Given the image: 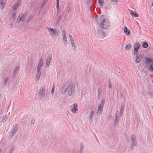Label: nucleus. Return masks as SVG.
I'll return each mask as SVG.
<instances>
[{
	"label": "nucleus",
	"instance_id": "nucleus-1",
	"mask_svg": "<svg viewBox=\"0 0 153 153\" xmlns=\"http://www.w3.org/2000/svg\"><path fill=\"white\" fill-rule=\"evenodd\" d=\"M97 22L102 29H108L110 25V23L107 20L105 19L103 16H100L97 18Z\"/></svg>",
	"mask_w": 153,
	"mask_h": 153
},
{
	"label": "nucleus",
	"instance_id": "nucleus-2",
	"mask_svg": "<svg viewBox=\"0 0 153 153\" xmlns=\"http://www.w3.org/2000/svg\"><path fill=\"white\" fill-rule=\"evenodd\" d=\"M48 30L49 31L50 35L52 37H54L55 36H58L59 34V31L58 29H55L50 27H47Z\"/></svg>",
	"mask_w": 153,
	"mask_h": 153
},
{
	"label": "nucleus",
	"instance_id": "nucleus-3",
	"mask_svg": "<svg viewBox=\"0 0 153 153\" xmlns=\"http://www.w3.org/2000/svg\"><path fill=\"white\" fill-rule=\"evenodd\" d=\"M131 141L132 143L131 148V149H132L134 146L137 145V140L136 136L135 135H132L131 137Z\"/></svg>",
	"mask_w": 153,
	"mask_h": 153
},
{
	"label": "nucleus",
	"instance_id": "nucleus-4",
	"mask_svg": "<svg viewBox=\"0 0 153 153\" xmlns=\"http://www.w3.org/2000/svg\"><path fill=\"white\" fill-rule=\"evenodd\" d=\"M75 86L73 85H71L70 84H68V94L69 96H71L74 93V91L75 89Z\"/></svg>",
	"mask_w": 153,
	"mask_h": 153
},
{
	"label": "nucleus",
	"instance_id": "nucleus-5",
	"mask_svg": "<svg viewBox=\"0 0 153 153\" xmlns=\"http://www.w3.org/2000/svg\"><path fill=\"white\" fill-rule=\"evenodd\" d=\"M119 111H117L115 114V117L114 118V124L115 125H117L119 121V117L118 116Z\"/></svg>",
	"mask_w": 153,
	"mask_h": 153
},
{
	"label": "nucleus",
	"instance_id": "nucleus-6",
	"mask_svg": "<svg viewBox=\"0 0 153 153\" xmlns=\"http://www.w3.org/2000/svg\"><path fill=\"white\" fill-rule=\"evenodd\" d=\"M45 88H41L39 91L38 96L40 98H43L44 97L45 94Z\"/></svg>",
	"mask_w": 153,
	"mask_h": 153
},
{
	"label": "nucleus",
	"instance_id": "nucleus-7",
	"mask_svg": "<svg viewBox=\"0 0 153 153\" xmlns=\"http://www.w3.org/2000/svg\"><path fill=\"white\" fill-rule=\"evenodd\" d=\"M68 84H70L69 83H66L65 85L63 86L61 88V92L62 94L65 93L68 88Z\"/></svg>",
	"mask_w": 153,
	"mask_h": 153
},
{
	"label": "nucleus",
	"instance_id": "nucleus-8",
	"mask_svg": "<svg viewBox=\"0 0 153 153\" xmlns=\"http://www.w3.org/2000/svg\"><path fill=\"white\" fill-rule=\"evenodd\" d=\"M140 46V44L138 43H136L134 44V54L137 53Z\"/></svg>",
	"mask_w": 153,
	"mask_h": 153
},
{
	"label": "nucleus",
	"instance_id": "nucleus-9",
	"mask_svg": "<svg viewBox=\"0 0 153 153\" xmlns=\"http://www.w3.org/2000/svg\"><path fill=\"white\" fill-rule=\"evenodd\" d=\"M52 54H50L48 57L47 58L46 61V66L47 67H48L50 64L51 61L52 59Z\"/></svg>",
	"mask_w": 153,
	"mask_h": 153
},
{
	"label": "nucleus",
	"instance_id": "nucleus-10",
	"mask_svg": "<svg viewBox=\"0 0 153 153\" xmlns=\"http://www.w3.org/2000/svg\"><path fill=\"white\" fill-rule=\"evenodd\" d=\"M98 37L101 39H103L105 36V33L102 30L99 31L98 32Z\"/></svg>",
	"mask_w": 153,
	"mask_h": 153
},
{
	"label": "nucleus",
	"instance_id": "nucleus-11",
	"mask_svg": "<svg viewBox=\"0 0 153 153\" xmlns=\"http://www.w3.org/2000/svg\"><path fill=\"white\" fill-rule=\"evenodd\" d=\"M142 58V56L141 54H138L136 57L135 62L137 63H139Z\"/></svg>",
	"mask_w": 153,
	"mask_h": 153
},
{
	"label": "nucleus",
	"instance_id": "nucleus-12",
	"mask_svg": "<svg viewBox=\"0 0 153 153\" xmlns=\"http://www.w3.org/2000/svg\"><path fill=\"white\" fill-rule=\"evenodd\" d=\"M145 63L147 65L150 64L151 65H153V60L146 57Z\"/></svg>",
	"mask_w": 153,
	"mask_h": 153
},
{
	"label": "nucleus",
	"instance_id": "nucleus-13",
	"mask_svg": "<svg viewBox=\"0 0 153 153\" xmlns=\"http://www.w3.org/2000/svg\"><path fill=\"white\" fill-rule=\"evenodd\" d=\"M20 14L21 15V16L22 18V21H24V20L26 19V18L27 16V11H25L23 14H22V13H21Z\"/></svg>",
	"mask_w": 153,
	"mask_h": 153
},
{
	"label": "nucleus",
	"instance_id": "nucleus-14",
	"mask_svg": "<svg viewBox=\"0 0 153 153\" xmlns=\"http://www.w3.org/2000/svg\"><path fill=\"white\" fill-rule=\"evenodd\" d=\"M8 80V79L7 77H5L3 79L2 81L3 86L4 87L6 85Z\"/></svg>",
	"mask_w": 153,
	"mask_h": 153
},
{
	"label": "nucleus",
	"instance_id": "nucleus-15",
	"mask_svg": "<svg viewBox=\"0 0 153 153\" xmlns=\"http://www.w3.org/2000/svg\"><path fill=\"white\" fill-rule=\"evenodd\" d=\"M124 32L127 35H129L130 34V32L129 29H128L126 27H125L124 29Z\"/></svg>",
	"mask_w": 153,
	"mask_h": 153
},
{
	"label": "nucleus",
	"instance_id": "nucleus-16",
	"mask_svg": "<svg viewBox=\"0 0 153 153\" xmlns=\"http://www.w3.org/2000/svg\"><path fill=\"white\" fill-rule=\"evenodd\" d=\"M105 100L102 98L101 100V104L100 105H98L101 107V108H103V106L105 104Z\"/></svg>",
	"mask_w": 153,
	"mask_h": 153
},
{
	"label": "nucleus",
	"instance_id": "nucleus-17",
	"mask_svg": "<svg viewBox=\"0 0 153 153\" xmlns=\"http://www.w3.org/2000/svg\"><path fill=\"white\" fill-rule=\"evenodd\" d=\"M105 100L102 98L101 100V104L100 105H98L101 107V108H103V106L105 104Z\"/></svg>",
	"mask_w": 153,
	"mask_h": 153
},
{
	"label": "nucleus",
	"instance_id": "nucleus-18",
	"mask_svg": "<svg viewBox=\"0 0 153 153\" xmlns=\"http://www.w3.org/2000/svg\"><path fill=\"white\" fill-rule=\"evenodd\" d=\"M41 74V72H37V74L36 75V81H38L40 77V75Z\"/></svg>",
	"mask_w": 153,
	"mask_h": 153
},
{
	"label": "nucleus",
	"instance_id": "nucleus-19",
	"mask_svg": "<svg viewBox=\"0 0 153 153\" xmlns=\"http://www.w3.org/2000/svg\"><path fill=\"white\" fill-rule=\"evenodd\" d=\"M131 45L130 44H127L125 47V49L126 50H128L131 49Z\"/></svg>",
	"mask_w": 153,
	"mask_h": 153
},
{
	"label": "nucleus",
	"instance_id": "nucleus-20",
	"mask_svg": "<svg viewBox=\"0 0 153 153\" xmlns=\"http://www.w3.org/2000/svg\"><path fill=\"white\" fill-rule=\"evenodd\" d=\"M15 148V146H13L11 147L8 153H12L13 152V151H14Z\"/></svg>",
	"mask_w": 153,
	"mask_h": 153
},
{
	"label": "nucleus",
	"instance_id": "nucleus-21",
	"mask_svg": "<svg viewBox=\"0 0 153 153\" xmlns=\"http://www.w3.org/2000/svg\"><path fill=\"white\" fill-rule=\"evenodd\" d=\"M21 20H22V19L21 16V14H20L17 18V20H16V22L17 23H19Z\"/></svg>",
	"mask_w": 153,
	"mask_h": 153
},
{
	"label": "nucleus",
	"instance_id": "nucleus-22",
	"mask_svg": "<svg viewBox=\"0 0 153 153\" xmlns=\"http://www.w3.org/2000/svg\"><path fill=\"white\" fill-rule=\"evenodd\" d=\"M0 4L1 5V7L2 9H3L5 6V4L3 2L2 0H0Z\"/></svg>",
	"mask_w": 153,
	"mask_h": 153
},
{
	"label": "nucleus",
	"instance_id": "nucleus-23",
	"mask_svg": "<svg viewBox=\"0 0 153 153\" xmlns=\"http://www.w3.org/2000/svg\"><path fill=\"white\" fill-rule=\"evenodd\" d=\"M142 46L144 48H146L148 46V44L146 42H144L142 44Z\"/></svg>",
	"mask_w": 153,
	"mask_h": 153
},
{
	"label": "nucleus",
	"instance_id": "nucleus-24",
	"mask_svg": "<svg viewBox=\"0 0 153 153\" xmlns=\"http://www.w3.org/2000/svg\"><path fill=\"white\" fill-rule=\"evenodd\" d=\"M43 65V60L42 59H40L39 62L38 66L40 67H42Z\"/></svg>",
	"mask_w": 153,
	"mask_h": 153
},
{
	"label": "nucleus",
	"instance_id": "nucleus-25",
	"mask_svg": "<svg viewBox=\"0 0 153 153\" xmlns=\"http://www.w3.org/2000/svg\"><path fill=\"white\" fill-rule=\"evenodd\" d=\"M48 0H44V1L41 5V7H42L45 5L46 4V2L48 1Z\"/></svg>",
	"mask_w": 153,
	"mask_h": 153
},
{
	"label": "nucleus",
	"instance_id": "nucleus-26",
	"mask_svg": "<svg viewBox=\"0 0 153 153\" xmlns=\"http://www.w3.org/2000/svg\"><path fill=\"white\" fill-rule=\"evenodd\" d=\"M94 114V111H92L89 115V117L90 119H92L93 116Z\"/></svg>",
	"mask_w": 153,
	"mask_h": 153
},
{
	"label": "nucleus",
	"instance_id": "nucleus-27",
	"mask_svg": "<svg viewBox=\"0 0 153 153\" xmlns=\"http://www.w3.org/2000/svg\"><path fill=\"white\" fill-rule=\"evenodd\" d=\"M56 7L57 9H59V0H56Z\"/></svg>",
	"mask_w": 153,
	"mask_h": 153
},
{
	"label": "nucleus",
	"instance_id": "nucleus-28",
	"mask_svg": "<svg viewBox=\"0 0 153 153\" xmlns=\"http://www.w3.org/2000/svg\"><path fill=\"white\" fill-rule=\"evenodd\" d=\"M16 131H15L14 129H13L12 131L11 132L10 135L11 136H13L16 133Z\"/></svg>",
	"mask_w": 153,
	"mask_h": 153
},
{
	"label": "nucleus",
	"instance_id": "nucleus-29",
	"mask_svg": "<svg viewBox=\"0 0 153 153\" xmlns=\"http://www.w3.org/2000/svg\"><path fill=\"white\" fill-rule=\"evenodd\" d=\"M18 67H16L14 70L13 74H15L17 73V71H18Z\"/></svg>",
	"mask_w": 153,
	"mask_h": 153
},
{
	"label": "nucleus",
	"instance_id": "nucleus-30",
	"mask_svg": "<svg viewBox=\"0 0 153 153\" xmlns=\"http://www.w3.org/2000/svg\"><path fill=\"white\" fill-rule=\"evenodd\" d=\"M149 69L150 71L153 73V66L150 65L149 66Z\"/></svg>",
	"mask_w": 153,
	"mask_h": 153
},
{
	"label": "nucleus",
	"instance_id": "nucleus-31",
	"mask_svg": "<svg viewBox=\"0 0 153 153\" xmlns=\"http://www.w3.org/2000/svg\"><path fill=\"white\" fill-rule=\"evenodd\" d=\"M124 109V107L123 105H121L120 111L121 113L123 112V111Z\"/></svg>",
	"mask_w": 153,
	"mask_h": 153
},
{
	"label": "nucleus",
	"instance_id": "nucleus-32",
	"mask_svg": "<svg viewBox=\"0 0 153 153\" xmlns=\"http://www.w3.org/2000/svg\"><path fill=\"white\" fill-rule=\"evenodd\" d=\"M71 43L72 44V47H74V48H76L74 41H71Z\"/></svg>",
	"mask_w": 153,
	"mask_h": 153
},
{
	"label": "nucleus",
	"instance_id": "nucleus-33",
	"mask_svg": "<svg viewBox=\"0 0 153 153\" xmlns=\"http://www.w3.org/2000/svg\"><path fill=\"white\" fill-rule=\"evenodd\" d=\"M103 108H101V107L100 106L98 105V109L99 110V111H100V113H101L102 111Z\"/></svg>",
	"mask_w": 153,
	"mask_h": 153
},
{
	"label": "nucleus",
	"instance_id": "nucleus-34",
	"mask_svg": "<svg viewBox=\"0 0 153 153\" xmlns=\"http://www.w3.org/2000/svg\"><path fill=\"white\" fill-rule=\"evenodd\" d=\"M74 108L78 110L77 104V103H75L74 104Z\"/></svg>",
	"mask_w": 153,
	"mask_h": 153
},
{
	"label": "nucleus",
	"instance_id": "nucleus-35",
	"mask_svg": "<svg viewBox=\"0 0 153 153\" xmlns=\"http://www.w3.org/2000/svg\"><path fill=\"white\" fill-rule=\"evenodd\" d=\"M55 88V85H53V87H52V90L51 91V93L52 94H53L54 93Z\"/></svg>",
	"mask_w": 153,
	"mask_h": 153
},
{
	"label": "nucleus",
	"instance_id": "nucleus-36",
	"mask_svg": "<svg viewBox=\"0 0 153 153\" xmlns=\"http://www.w3.org/2000/svg\"><path fill=\"white\" fill-rule=\"evenodd\" d=\"M41 67L38 66L37 68V72H41V71H40V69L41 68Z\"/></svg>",
	"mask_w": 153,
	"mask_h": 153
},
{
	"label": "nucleus",
	"instance_id": "nucleus-37",
	"mask_svg": "<svg viewBox=\"0 0 153 153\" xmlns=\"http://www.w3.org/2000/svg\"><path fill=\"white\" fill-rule=\"evenodd\" d=\"M98 95H101V91L100 88H99L97 89Z\"/></svg>",
	"mask_w": 153,
	"mask_h": 153
},
{
	"label": "nucleus",
	"instance_id": "nucleus-38",
	"mask_svg": "<svg viewBox=\"0 0 153 153\" xmlns=\"http://www.w3.org/2000/svg\"><path fill=\"white\" fill-rule=\"evenodd\" d=\"M18 4H16L13 7V8L14 10H16L17 9V7H18Z\"/></svg>",
	"mask_w": 153,
	"mask_h": 153
},
{
	"label": "nucleus",
	"instance_id": "nucleus-39",
	"mask_svg": "<svg viewBox=\"0 0 153 153\" xmlns=\"http://www.w3.org/2000/svg\"><path fill=\"white\" fill-rule=\"evenodd\" d=\"M105 1V0H98L99 3L101 4H102Z\"/></svg>",
	"mask_w": 153,
	"mask_h": 153
},
{
	"label": "nucleus",
	"instance_id": "nucleus-40",
	"mask_svg": "<svg viewBox=\"0 0 153 153\" xmlns=\"http://www.w3.org/2000/svg\"><path fill=\"white\" fill-rule=\"evenodd\" d=\"M62 35H63V36H66V33L65 31V30H62Z\"/></svg>",
	"mask_w": 153,
	"mask_h": 153
},
{
	"label": "nucleus",
	"instance_id": "nucleus-41",
	"mask_svg": "<svg viewBox=\"0 0 153 153\" xmlns=\"http://www.w3.org/2000/svg\"><path fill=\"white\" fill-rule=\"evenodd\" d=\"M63 40L64 41V42L66 44V42H67V39L66 38V36H63Z\"/></svg>",
	"mask_w": 153,
	"mask_h": 153
},
{
	"label": "nucleus",
	"instance_id": "nucleus-42",
	"mask_svg": "<svg viewBox=\"0 0 153 153\" xmlns=\"http://www.w3.org/2000/svg\"><path fill=\"white\" fill-rule=\"evenodd\" d=\"M108 88H110V89H111V81H110V80H109V83H108Z\"/></svg>",
	"mask_w": 153,
	"mask_h": 153
},
{
	"label": "nucleus",
	"instance_id": "nucleus-43",
	"mask_svg": "<svg viewBox=\"0 0 153 153\" xmlns=\"http://www.w3.org/2000/svg\"><path fill=\"white\" fill-rule=\"evenodd\" d=\"M32 17L31 16H30L28 18V19H27V22H29V21L31 20V19H32Z\"/></svg>",
	"mask_w": 153,
	"mask_h": 153
},
{
	"label": "nucleus",
	"instance_id": "nucleus-44",
	"mask_svg": "<svg viewBox=\"0 0 153 153\" xmlns=\"http://www.w3.org/2000/svg\"><path fill=\"white\" fill-rule=\"evenodd\" d=\"M78 110L75 109V108H73L71 110V111L73 113H75Z\"/></svg>",
	"mask_w": 153,
	"mask_h": 153
},
{
	"label": "nucleus",
	"instance_id": "nucleus-45",
	"mask_svg": "<svg viewBox=\"0 0 153 153\" xmlns=\"http://www.w3.org/2000/svg\"><path fill=\"white\" fill-rule=\"evenodd\" d=\"M132 16H133L135 17H137L139 16V15L137 14L136 12H135L134 13V15H132Z\"/></svg>",
	"mask_w": 153,
	"mask_h": 153
},
{
	"label": "nucleus",
	"instance_id": "nucleus-46",
	"mask_svg": "<svg viewBox=\"0 0 153 153\" xmlns=\"http://www.w3.org/2000/svg\"><path fill=\"white\" fill-rule=\"evenodd\" d=\"M16 13H13L12 15V18L14 19L15 17L16 16Z\"/></svg>",
	"mask_w": 153,
	"mask_h": 153
},
{
	"label": "nucleus",
	"instance_id": "nucleus-47",
	"mask_svg": "<svg viewBox=\"0 0 153 153\" xmlns=\"http://www.w3.org/2000/svg\"><path fill=\"white\" fill-rule=\"evenodd\" d=\"M69 37L70 38V40L71 41H71H74L73 40V38L71 36V35H69Z\"/></svg>",
	"mask_w": 153,
	"mask_h": 153
},
{
	"label": "nucleus",
	"instance_id": "nucleus-48",
	"mask_svg": "<svg viewBox=\"0 0 153 153\" xmlns=\"http://www.w3.org/2000/svg\"><path fill=\"white\" fill-rule=\"evenodd\" d=\"M7 116H5L4 119L3 120V121L4 122L7 120Z\"/></svg>",
	"mask_w": 153,
	"mask_h": 153
},
{
	"label": "nucleus",
	"instance_id": "nucleus-49",
	"mask_svg": "<svg viewBox=\"0 0 153 153\" xmlns=\"http://www.w3.org/2000/svg\"><path fill=\"white\" fill-rule=\"evenodd\" d=\"M61 18V16H59V17H58V19L57 20V22H60Z\"/></svg>",
	"mask_w": 153,
	"mask_h": 153
},
{
	"label": "nucleus",
	"instance_id": "nucleus-50",
	"mask_svg": "<svg viewBox=\"0 0 153 153\" xmlns=\"http://www.w3.org/2000/svg\"><path fill=\"white\" fill-rule=\"evenodd\" d=\"M130 13L131 15H134V12L132 10H130Z\"/></svg>",
	"mask_w": 153,
	"mask_h": 153
},
{
	"label": "nucleus",
	"instance_id": "nucleus-51",
	"mask_svg": "<svg viewBox=\"0 0 153 153\" xmlns=\"http://www.w3.org/2000/svg\"><path fill=\"white\" fill-rule=\"evenodd\" d=\"M83 147H84V146L82 144H81V146H80V149H81V151L82 150L83 148Z\"/></svg>",
	"mask_w": 153,
	"mask_h": 153
},
{
	"label": "nucleus",
	"instance_id": "nucleus-52",
	"mask_svg": "<svg viewBox=\"0 0 153 153\" xmlns=\"http://www.w3.org/2000/svg\"><path fill=\"white\" fill-rule=\"evenodd\" d=\"M14 129L15 131H17L18 130V128L17 127H15L13 129Z\"/></svg>",
	"mask_w": 153,
	"mask_h": 153
},
{
	"label": "nucleus",
	"instance_id": "nucleus-53",
	"mask_svg": "<svg viewBox=\"0 0 153 153\" xmlns=\"http://www.w3.org/2000/svg\"><path fill=\"white\" fill-rule=\"evenodd\" d=\"M97 114H98L99 113L100 114L101 113H100V111H99V110L98 109H97Z\"/></svg>",
	"mask_w": 153,
	"mask_h": 153
},
{
	"label": "nucleus",
	"instance_id": "nucleus-54",
	"mask_svg": "<svg viewBox=\"0 0 153 153\" xmlns=\"http://www.w3.org/2000/svg\"><path fill=\"white\" fill-rule=\"evenodd\" d=\"M117 0H112L111 1V2H115L116 4H117Z\"/></svg>",
	"mask_w": 153,
	"mask_h": 153
},
{
	"label": "nucleus",
	"instance_id": "nucleus-55",
	"mask_svg": "<svg viewBox=\"0 0 153 153\" xmlns=\"http://www.w3.org/2000/svg\"><path fill=\"white\" fill-rule=\"evenodd\" d=\"M91 1V0H88L87 1V3L88 4L89 3H90Z\"/></svg>",
	"mask_w": 153,
	"mask_h": 153
},
{
	"label": "nucleus",
	"instance_id": "nucleus-56",
	"mask_svg": "<svg viewBox=\"0 0 153 153\" xmlns=\"http://www.w3.org/2000/svg\"><path fill=\"white\" fill-rule=\"evenodd\" d=\"M21 4V2L20 1H18L17 3V4H18V6H19V5L20 4Z\"/></svg>",
	"mask_w": 153,
	"mask_h": 153
},
{
	"label": "nucleus",
	"instance_id": "nucleus-57",
	"mask_svg": "<svg viewBox=\"0 0 153 153\" xmlns=\"http://www.w3.org/2000/svg\"><path fill=\"white\" fill-rule=\"evenodd\" d=\"M34 122H35L34 120H33L31 121V123L32 124H34Z\"/></svg>",
	"mask_w": 153,
	"mask_h": 153
},
{
	"label": "nucleus",
	"instance_id": "nucleus-58",
	"mask_svg": "<svg viewBox=\"0 0 153 153\" xmlns=\"http://www.w3.org/2000/svg\"><path fill=\"white\" fill-rule=\"evenodd\" d=\"M100 95H98V98L99 99H100Z\"/></svg>",
	"mask_w": 153,
	"mask_h": 153
},
{
	"label": "nucleus",
	"instance_id": "nucleus-59",
	"mask_svg": "<svg viewBox=\"0 0 153 153\" xmlns=\"http://www.w3.org/2000/svg\"><path fill=\"white\" fill-rule=\"evenodd\" d=\"M150 94L151 95L153 96V91H152V92H150Z\"/></svg>",
	"mask_w": 153,
	"mask_h": 153
},
{
	"label": "nucleus",
	"instance_id": "nucleus-60",
	"mask_svg": "<svg viewBox=\"0 0 153 153\" xmlns=\"http://www.w3.org/2000/svg\"><path fill=\"white\" fill-rule=\"evenodd\" d=\"M151 14L153 16V11H152L151 13Z\"/></svg>",
	"mask_w": 153,
	"mask_h": 153
},
{
	"label": "nucleus",
	"instance_id": "nucleus-61",
	"mask_svg": "<svg viewBox=\"0 0 153 153\" xmlns=\"http://www.w3.org/2000/svg\"><path fill=\"white\" fill-rule=\"evenodd\" d=\"M123 112H122V113H121V112L120 111V116H121V115H122Z\"/></svg>",
	"mask_w": 153,
	"mask_h": 153
},
{
	"label": "nucleus",
	"instance_id": "nucleus-62",
	"mask_svg": "<svg viewBox=\"0 0 153 153\" xmlns=\"http://www.w3.org/2000/svg\"><path fill=\"white\" fill-rule=\"evenodd\" d=\"M111 116H110V115H109L108 116V118H109V117H111Z\"/></svg>",
	"mask_w": 153,
	"mask_h": 153
},
{
	"label": "nucleus",
	"instance_id": "nucleus-63",
	"mask_svg": "<svg viewBox=\"0 0 153 153\" xmlns=\"http://www.w3.org/2000/svg\"><path fill=\"white\" fill-rule=\"evenodd\" d=\"M151 5L152 6H153V2L152 3Z\"/></svg>",
	"mask_w": 153,
	"mask_h": 153
},
{
	"label": "nucleus",
	"instance_id": "nucleus-64",
	"mask_svg": "<svg viewBox=\"0 0 153 153\" xmlns=\"http://www.w3.org/2000/svg\"><path fill=\"white\" fill-rule=\"evenodd\" d=\"M77 153H81V152H77Z\"/></svg>",
	"mask_w": 153,
	"mask_h": 153
}]
</instances>
